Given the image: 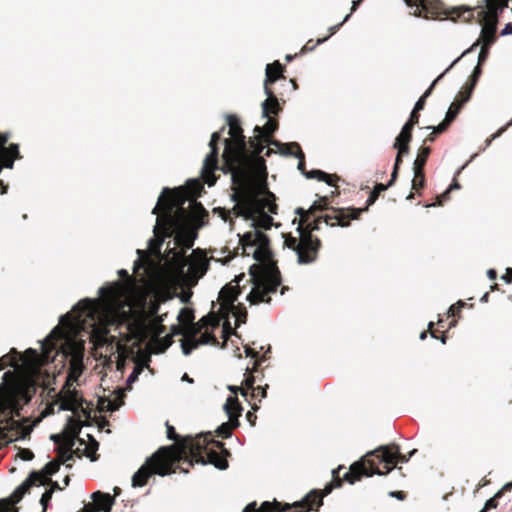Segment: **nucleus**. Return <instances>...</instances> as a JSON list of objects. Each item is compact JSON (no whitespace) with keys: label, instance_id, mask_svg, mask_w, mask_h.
<instances>
[{"label":"nucleus","instance_id":"f257e3e1","mask_svg":"<svg viewBox=\"0 0 512 512\" xmlns=\"http://www.w3.org/2000/svg\"><path fill=\"white\" fill-rule=\"evenodd\" d=\"M153 233L154 236L148 240V250L154 255L161 254L163 244L169 239L166 250L174 257H185L198 237L197 229L190 225L185 213L172 208H167L157 218Z\"/></svg>","mask_w":512,"mask_h":512},{"label":"nucleus","instance_id":"f03ea898","mask_svg":"<svg viewBox=\"0 0 512 512\" xmlns=\"http://www.w3.org/2000/svg\"><path fill=\"white\" fill-rule=\"evenodd\" d=\"M255 265L249 269V277L247 278L244 273L235 277L233 282L224 285L220 292L219 298L227 307H235L234 303L245 289V285H241L242 281L251 285L250 291L246 295V301L250 305H257L259 303L271 302V294L277 292L278 288L282 285V278L278 267L270 265L265 267L259 272H254Z\"/></svg>","mask_w":512,"mask_h":512},{"label":"nucleus","instance_id":"7ed1b4c3","mask_svg":"<svg viewBox=\"0 0 512 512\" xmlns=\"http://www.w3.org/2000/svg\"><path fill=\"white\" fill-rule=\"evenodd\" d=\"M224 130L225 127H222L221 130L212 133L209 141L210 152L206 155L201 168L202 177L205 178L209 187L215 185L217 181L213 176L217 170H222L224 174H231V180L233 183H236L237 181H245L248 177V172L242 167L243 159L241 151L234 148L231 140L228 138L223 140L224 151L222 158L224 160V165L222 167L219 166L218 144L222 140V132Z\"/></svg>","mask_w":512,"mask_h":512},{"label":"nucleus","instance_id":"20e7f679","mask_svg":"<svg viewBox=\"0 0 512 512\" xmlns=\"http://www.w3.org/2000/svg\"><path fill=\"white\" fill-rule=\"evenodd\" d=\"M408 461L409 457L401 453L398 445L381 446L378 450L369 452L358 462L353 463L350 470L344 474V480L354 484L362 477L386 475L393 470L392 463H407Z\"/></svg>","mask_w":512,"mask_h":512},{"label":"nucleus","instance_id":"39448f33","mask_svg":"<svg viewBox=\"0 0 512 512\" xmlns=\"http://www.w3.org/2000/svg\"><path fill=\"white\" fill-rule=\"evenodd\" d=\"M512 0H482L477 6H463L459 9L464 10L463 17L466 21H476L482 25L480 38L474 43L476 46L470 51H474L481 42V47H490L496 41V31L500 16Z\"/></svg>","mask_w":512,"mask_h":512},{"label":"nucleus","instance_id":"423d86ee","mask_svg":"<svg viewBox=\"0 0 512 512\" xmlns=\"http://www.w3.org/2000/svg\"><path fill=\"white\" fill-rule=\"evenodd\" d=\"M284 71L285 67L279 61L267 64L265 68L264 92L267 98L261 103V108L262 118H266L267 121L263 126L256 125L254 128V138L261 144L269 143V136L278 129V121L270 118V115L280 112L281 105L269 85L274 84Z\"/></svg>","mask_w":512,"mask_h":512},{"label":"nucleus","instance_id":"0eeeda50","mask_svg":"<svg viewBox=\"0 0 512 512\" xmlns=\"http://www.w3.org/2000/svg\"><path fill=\"white\" fill-rule=\"evenodd\" d=\"M187 453L191 456L190 465L198 463L201 465L212 464L219 470H226L229 467L227 457L231 455L224 443L215 440L211 432L205 437L192 439L186 444Z\"/></svg>","mask_w":512,"mask_h":512},{"label":"nucleus","instance_id":"6e6552de","mask_svg":"<svg viewBox=\"0 0 512 512\" xmlns=\"http://www.w3.org/2000/svg\"><path fill=\"white\" fill-rule=\"evenodd\" d=\"M322 217L315 220L310 224L309 232L303 231L301 225L297 227V231L299 233L298 237H294L292 235H288L285 237L284 246L293 250L297 255V262L301 265L313 263L317 259L318 251L321 247V241L318 237L312 235L311 231L320 230V221ZM323 219L326 223L330 220L334 219L333 216L325 215ZM339 222V219L343 222L347 221V218L344 219V213L342 212L340 216L335 217Z\"/></svg>","mask_w":512,"mask_h":512},{"label":"nucleus","instance_id":"1a4fd4ad","mask_svg":"<svg viewBox=\"0 0 512 512\" xmlns=\"http://www.w3.org/2000/svg\"><path fill=\"white\" fill-rule=\"evenodd\" d=\"M84 370L85 365L82 360L71 361L65 383L62 386V392L65 393V396L59 404L58 411L82 412L84 416H90V411L84 408L86 400L76 388L72 387L74 383L80 385V378Z\"/></svg>","mask_w":512,"mask_h":512},{"label":"nucleus","instance_id":"9d476101","mask_svg":"<svg viewBox=\"0 0 512 512\" xmlns=\"http://www.w3.org/2000/svg\"><path fill=\"white\" fill-rule=\"evenodd\" d=\"M322 504L323 494L320 490L314 489L293 504L278 502L274 499L272 502H262L258 508L257 502L252 501L245 506L244 510L248 512H317Z\"/></svg>","mask_w":512,"mask_h":512},{"label":"nucleus","instance_id":"9b49d317","mask_svg":"<svg viewBox=\"0 0 512 512\" xmlns=\"http://www.w3.org/2000/svg\"><path fill=\"white\" fill-rule=\"evenodd\" d=\"M219 326V319L214 315L208 314L203 316L194 326V335L185 336L181 341L182 353L189 356L193 350L201 345H218V339L214 334V330Z\"/></svg>","mask_w":512,"mask_h":512},{"label":"nucleus","instance_id":"f8f14e48","mask_svg":"<svg viewBox=\"0 0 512 512\" xmlns=\"http://www.w3.org/2000/svg\"><path fill=\"white\" fill-rule=\"evenodd\" d=\"M171 446H161L156 452L149 456L146 461L132 476V486L142 487L153 475L161 477L171 474V470L167 464L168 452Z\"/></svg>","mask_w":512,"mask_h":512},{"label":"nucleus","instance_id":"ddd939ff","mask_svg":"<svg viewBox=\"0 0 512 512\" xmlns=\"http://www.w3.org/2000/svg\"><path fill=\"white\" fill-rule=\"evenodd\" d=\"M253 230L244 233L239 241L242 252L246 256H252L256 261L269 260L272 257L270 239L263 231L258 230L254 223Z\"/></svg>","mask_w":512,"mask_h":512},{"label":"nucleus","instance_id":"4468645a","mask_svg":"<svg viewBox=\"0 0 512 512\" xmlns=\"http://www.w3.org/2000/svg\"><path fill=\"white\" fill-rule=\"evenodd\" d=\"M39 473L30 472L28 477L8 496L0 499V512H18L16 505L29 491L31 483L39 482Z\"/></svg>","mask_w":512,"mask_h":512},{"label":"nucleus","instance_id":"2eb2a0df","mask_svg":"<svg viewBox=\"0 0 512 512\" xmlns=\"http://www.w3.org/2000/svg\"><path fill=\"white\" fill-rule=\"evenodd\" d=\"M92 502L86 505V509L93 512H111L115 499L109 494L96 491L91 494Z\"/></svg>","mask_w":512,"mask_h":512},{"label":"nucleus","instance_id":"dca6fc26","mask_svg":"<svg viewBox=\"0 0 512 512\" xmlns=\"http://www.w3.org/2000/svg\"><path fill=\"white\" fill-rule=\"evenodd\" d=\"M17 405L12 399L4 398L0 400V423L6 421V426L11 429H16L20 426V423L13 419L12 416L17 412Z\"/></svg>","mask_w":512,"mask_h":512},{"label":"nucleus","instance_id":"f3484780","mask_svg":"<svg viewBox=\"0 0 512 512\" xmlns=\"http://www.w3.org/2000/svg\"><path fill=\"white\" fill-rule=\"evenodd\" d=\"M223 409L229 418L228 423L231 425L232 430L238 428L240 426L239 417L243 411L239 401L229 396L226 400V403L223 405Z\"/></svg>","mask_w":512,"mask_h":512},{"label":"nucleus","instance_id":"a211bd4d","mask_svg":"<svg viewBox=\"0 0 512 512\" xmlns=\"http://www.w3.org/2000/svg\"><path fill=\"white\" fill-rule=\"evenodd\" d=\"M438 1L439 0H404L409 8L415 9L413 15L424 18H428V15L432 13V9Z\"/></svg>","mask_w":512,"mask_h":512},{"label":"nucleus","instance_id":"6ab92c4d","mask_svg":"<svg viewBox=\"0 0 512 512\" xmlns=\"http://www.w3.org/2000/svg\"><path fill=\"white\" fill-rule=\"evenodd\" d=\"M431 153V148L429 146H421L418 150L417 157L414 161V174L416 178H421V186L425 183V173L424 167L426 165L427 159Z\"/></svg>","mask_w":512,"mask_h":512},{"label":"nucleus","instance_id":"aec40b11","mask_svg":"<svg viewBox=\"0 0 512 512\" xmlns=\"http://www.w3.org/2000/svg\"><path fill=\"white\" fill-rule=\"evenodd\" d=\"M227 125L229 126L230 137L238 142L240 149H244L246 147V140L238 117L236 115H228Z\"/></svg>","mask_w":512,"mask_h":512},{"label":"nucleus","instance_id":"412c9836","mask_svg":"<svg viewBox=\"0 0 512 512\" xmlns=\"http://www.w3.org/2000/svg\"><path fill=\"white\" fill-rule=\"evenodd\" d=\"M209 260L206 257H201L196 263L190 264L186 259H183L180 270L183 273L185 267H188V271L195 277H203L209 269Z\"/></svg>","mask_w":512,"mask_h":512},{"label":"nucleus","instance_id":"4be33fe9","mask_svg":"<svg viewBox=\"0 0 512 512\" xmlns=\"http://www.w3.org/2000/svg\"><path fill=\"white\" fill-rule=\"evenodd\" d=\"M114 394V398L108 397L102 403L105 411L110 413L117 411L124 404V399L126 397L125 389L120 386L116 387Z\"/></svg>","mask_w":512,"mask_h":512},{"label":"nucleus","instance_id":"5701e85b","mask_svg":"<svg viewBox=\"0 0 512 512\" xmlns=\"http://www.w3.org/2000/svg\"><path fill=\"white\" fill-rule=\"evenodd\" d=\"M477 157V153L473 154L471 156V158L468 160V162H466L464 165H462L460 168H458L454 174V178H453V181L452 183L448 186V188L446 189V191L441 195L439 196V198H441V200H439L437 202V204H432L431 206H435V205H442L443 204V201H446L447 199H449V194L451 191L453 190H458L461 188V185L460 183L456 180V177L460 175V173L468 166V164L470 162H472L475 158ZM430 205H427V207H429Z\"/></svg>","mask_w":512,"mask_h":512},{"label":"nucleus","instance_id":"b1692460","mask_svg":"<svg viewBox=\"0 0 512 512\" xmlns=\"http://www.w3.org/2000/svg\"><path fill=\"white\" fill-rule=\"evenodd\" d=\"M58 470H59V464L52 462V461L45 464V466L40 471L33 470L32 472L39 473L38 474L39 482L31 483L29 485V489L32 486L40 487V486L44 485L45 482L48 481L52 477V475H54Z\"/></svg>","mask_w":512,"mask_h":512},{"label":"nucleus","instance_id":"393cba45","mask_svg":"<svg viewBox=\"0 0 512 512\" xmlns=\"http://www.w3.org/2000/svg\"><path fill=\"white\" fill-rule=\"evenodd\" d=\"M377 199V194L375 192L371 193L366 201V208H351L349 210V214L345 215L347 218L346 222H343L339 219V225L341 227H348L350 225V221L353 219H359L361 214L368 209L369 206L373 205Z\"/></svg>","mask_w":512,"mask_h":512},{"label":"nucleus","instance_id":"a878e982","mask_svg":"<svg viewBox=\"0 0 512 512\" xmlns=\"http://www.w3.org/2000/svg\"><path fill=\"white\" fill-rule=\"evenodd\" d=\"M9 133H0V152L3 154H14L15 159H21L22 156L20 154L19 145L16 143H11L8 147H6V143L9 140Z\"/></svg>","mask_w":512,"mask_h":512},{"label":"nucleus","instance_id":"bb28decb","mask_svg":"<svg viewBox=\"0 0 512 512\" xmlns=\"http://www.w3.org/2000/svg\"><path fill=\"white\" fill-rule=\"evenodd\" d=\"M269 144L276 146L279 149L280 154L283 156L295 157V154L299 152V149H301L300 145L297 142L283 144L277 140H273Z\"/></svg>","mask_w":512,"mask_h":512},{"label":"nucleus","instance_id":"cd10ccee","mask_svg":"<svg viewBox=\"0 0 512 512\" xmlns=\"http://www.w3.org/2000/svg\"><path fill=\"white\" fill-rule=\"evenodd\" d=\"M304 176L307 179H317L319 181H323L327 183L329 186H334L335 183L333 179H336V176H332L322 170L319 169H312V170H306V173H304Z\"/></svg>","mask_w":512,"mask_h":512},{"label":"nucleus","instance_id":"c85d7f7f","mask_svg":"<svg viewBox=\"0 0 512 512\" xmlns=\"http://www.w3.org/2000/svg\"><path fill=\"white\" fill-rule=\"evenodd\" d=\"M512 489V482L506 483L496 494L489 498L482 508L485 512H489L491 509H496L498 506V499L502 497L505 491Z\"/></svg>","mask_w":512,"mask_h":512},{"label":"nucleus","instance_id":"c756f323","mask_svg":"<svg viewBox=\"0 0 512 512\" xmlns=\"http://www.w3.org/2000/svg\"><path fill=\"white\" fill-rule=\"evenodd\" d=\"M59 328L55 326L51 332L41 341H39L42 350H46L51 347V350H55L57 348Z\"/></svg>","mask_w":512,"mask_h":512},{"label":"nucleus","instance_id":"7c9ffc66","mask_svg":"<svg viewBox=\"0 0 512 512\" xmlns=\"http://www.w3.org/2000/svg\"><path fill=\"white\" fill-rule=\"evenodd\" d=\"M93 303L94 300L91 298H84L80 300L77 304L73 306V310H77L79 308L82 309V316L84 317H92L93 316Z\"/></svg>","mask_w":512,"mask_h":512},{"label":"nucleus","instance_id":"2f4dec72","mask_svg":"<svg viewBox=\"0 0 512 512\" xmlns=\"http://www.w3.org/2000/svg\"><path fill=\"white\" fill-rule=\"evenodd\" d=\"M118 287H119V283L117 281L110 283V284L103 285L98 289V294L101 297L108 295L110 298H114ZM111 300L112 299H109L107 301V305H110Z\"/></svg>","mask_w":512,"mask_h":512},{"label":"nucleus","instance_id":"473e14b6","mask_svg":"<svg viewBox=\"0 0 512 512\" xmlns=\"http://www.w3.org/2000/svg\"><path fill=\"white\" fill-rule=\"evenodd\" d=\"M144 366L143 365H136L132 372L128 375L127 379H126V387H127V390L130 391L132 389V385L138 381L139 379V376L141 375V373L143 372L144 370Z\"/></svg>","mask_w":512,"mask_h":512},{"label":"nucleus","instance_id":"72a5a7b5","mask_svg":"<svg viewBox=\"0 0 512 512\" xmlns=\"http://www.w3.org/2000/svg\"><path fill=\"white\" fill-rule=\"evenodd\" d=\"M463 105L464 104H462V100H460V99H459V103L454 102L451 104V106L449 107V109L445 115V119L447 121H449L450 124L456 119V117L458 116Z\"/></svg>","mask_w":512,"mask_h":512},{"label":"nucleus","instance_id":"f704fd0d","mask_svg":"<svg viewBox=\"0 0 512 512\" xmlns=\"http://www.w3.org/2000/svg\"><path fill=\"white\" fill-rule=\"evenodd\" d=\"M413 127V122L407 120L403 125L399 135L396 137V139H402L405 142H410L412 140Z\"/></svg>","mask_w":512,"mask_h":512},{"label":"nucleus","instance_id":"c9c22d12","mask_svg":"<svg viewBox=\"0 0 512 512\" xmlns=\"http://www.w3.org/2000/svg\"><path fill=\"white\" fill-rule=\"evenodd\" d=\"M136 253L138 255L137 259L134 261L133 270L139 271L142 269H145L146 266V260H147V251L137 249Z\"/></svg>","mask_w":512,"mask_h":512},{"label":"nucleus","instance_id":"e433bc0d","mask_svg":"<svg viewBox=\"0 0 512 512\" xmlns=\"http://www.w3.org/2000/svg\"><path fill=\"white\" fill-rule=\"evenodd\" d=\"M254 223L255 227L262 231V230H269L272 227L273 224V218L268 215L267 213H264L262 218L259 222L252 221L251 225Z\"/></svg>","mask_w":512,"mask_h":512},{"label":"nucleus","instance_id":"4c0bfd02","mask_svg":"<svg viewBox=\"0 0 512 512\" xmlns=\"http://www.w3.org/2000/svg\"><path fill=\"white\" fill-rule=\"evenodd\" d=\"M329 200L327 196H322L319 198V200L314 201L311 206L309 207V212H317V211H323L328 209Z\"/></svg>","mask_w":512,"mask_h":512},{"label":"nucleus","instance_id":"58836bf2","mask_svg":"<svg viewBox=\"0 0 512 512\" xmlns=\"http://www.w3.org/2000/svg\"><path fill=\"white\" fill-rule=\"evenodd\" d=\"M476 85L477 83L475 81H471L469 79L465 87V91L459 95V99L462 100V104H466L470 100Z\"/></svg>","mask_w":512,"mask_h":512},{"label":"nucleus","instance_id":"ea45409f","mask_svg":"<svg viewBox=\"0 0 512 512\" xmlns=\"http://www.w3.org/2000/svg\"><path fill=\"white\" fill-rule=\"evenodd\" d=\"M186 186L188 189V193L190 196H196L200 190L203 188L202 183L197 179H188L186 181Z\"/></svg>","mask_w":512,"mask_h":512},{"label":"nucleus","instance_id":"a19ab883","mask_svg":"<svg viewBox=\"0 0 512 512\" xmlns=\"http://www.w3.org/2000/svg\"><path fill=\"white\" fill-rule=\"evenodd\" d=\"M476 46V44H473L470 48L466 49L459 57H457L439 76H437L432 82L435 84H438L443 78V76L465 55L470 53V51Z\"/></svg>","mask_w":512,"mask_h":512},{"label":"nucleus","instance_id":"79ce46f5","mask_svg":"<svg viewBox=\"0 0 512 512\" xmlns=\"http://www.w3.org/2000/svg\"><path fill=\"white\" fill-rule=\"evenodd\" d=\"M476 46V44H473L470 48L466 49L459 57H457L439 76H437L432 82L435 84H438L443 78V76L465 55L470 53V51Z\"/></svg>","mask_w":512,"mask_h":512},{"label":"nucleus","instance_id":"37998d69","mask_svg":"<svg viewBox=\"0 0 512 512\" xmlns=\"http://www.w3.org/2000/svg\"><path fill=\"white\" fill-rule=\"evenodd\" d=\"M476 46V44H473L470 48L466 49L459 57H457L439 76H437L432 82L435 84H438L443 78V76L465 55L470 53V51Z\"/></svg>","mask_w":512,"mask_h":512},{"label":"nucleus","instance_id":"c03bdc74","mask_svg":"<svg viewBox=\"0 0 512 512\" xmlns=\"http://www.w3.org/2000/svg\"><path fill=\"white\" fill-rule=\"evenodd\" d=\"M476 46V44H473L470 48L466 49L459 57H457L439 76H437L432 82L435 84H438L443 78V76L465 55L470 53V51Z\"/></svg>","mask_w":512,"mask_h":512},{"label":"nucleus","instance_id":"a18cd8bd","mask_svg":"<svg viewBox=\"0 0 512 512\" xmlns=\"http://www.w3.org/2000/svg\"><path fill=\"white\" fill-rule=\"evenodd\" d=\"M409 143L410 142H405L402 139H395L393 148L397 149L398 150L397 154H399L403 157L404 155H407L409 153V150H410Z\"/></svg>","mask_w":512,"mask_h":512},{"label":"nucleus","instance_id":"49530a36","mask_svg":"<svg viewBox=\"0 0 512 512\" xmlns=\"http://www.w3.org/2000/svg\"><path fill=\"white\" fill-rule=\"evenodd\" d=\"M52 495L53 489H46L44 493L41 495L40 504L42 506V512H47L48 507L50 506Z\"/></svg>","mask_w":512,"mask_h":512},{"label":"nucleus","instance_id":"de8ad7c7","mask_svg":"<svg viewBox=\"0 0 512 512\" xmlns=\"http://www.w3.org/2000/svg\"><path fill=\"white\" fill-rule=\"evenodd\" d=\"M216 434L221 438H230L232 435V427L229 423H222L216 429Z\"/></svg>","mask_w":512,"mask_h":512},{"label":"nucleus","instance_id":"09e8293b","mask_svg":"<svg viewBox=\"0 0 512 512\" xmlns=\"http://www.w3.org/2000/svg\"><path fill=\"white\" fill-rule=\"evenodd\" d=\"M244 376H245V379L243 380L242 384H243L247 389L252 390V395H253V397H255V396H256V389H255V387H254V383H255V381H256L255 376H253V374H252V373H248V372H246V373L244 374Z\"/></svg>","mask_w":512,"mask_h":512},{"label":"nucleus","instance_id":"8fccbe9b","mask_svg":"<svg viewBox=\"0 0 512 512\" xmlns=\"http://www.w3.org/2000/svg\"><path fill=\"white\" fill-rule=\"evenodd\" d=\"M451 124L449 123V121H447L446 119H444L441 123H439L438 125L436 126H427L425 127V129L427 130H432L433 132H435L436 134H441V133H444L448 127L450 126Z\"/></svg>","mask_w":512,"mask_h":512},{"label":"nucleus","instance_id":"3c124183","mask_svg":"<svg viewBox=\"0 0 512 512\" xmlns=\"http://www.w3.org/2000/svg\"><path fill=\"white\" fill-rule=\"evenodd\" d=\"M506 130L507 126L500 127L495 133H493L488 139L485 140L484 147L481 149V151H484L486 148H488L492 141L500 137Z\"/></svg>","mask_w":512,"mask_h":512},{"label":"nucleus","instance_id":"603ef678","mask_svg":"<svg viewBox=\"0 0 512 512\" xmlns=\"http://www.w3.org/2000/svg\"><path fill=\"white\" fill-rule=\"evenodd\" d=\"M295 158H297L299 160L298 165H297L298 170L301 172L302 175H304V173H306V168H305V155H304L302 149H299V152H297L295 154Z\"/></svg>","mask_w":512,"mask_h":512},{"label":"nucleus","instance_id":"864d4df0","mask_svg":"<svg viewBox=\"0 0 512 512\" xmlns=\"http://www.w3.org/2000/svg\"><path fill=\"white\" fill-rule=\"evenodd\" d=\"M0 157L4 161V164L2 167H5L7 169H12L14 167V159L12 158V157L15 158L14 154H3L2 152H0Z\"/></svg>","mask_w":512,"mask_h":512},{"label":"nucleus","instance_id":"5fc2aeb1","mask_svg":"<svg viewBox=\"0 0 512 512\" xmlns=\"http://www.w3.org/2000/svg\"><path fill=\"white\" fill-rule=\"evenodd\" d=\"M31 377H32L31 381L33 382L34 385H40L39 378H43V380H45V379H47L49 377V373L46 372V371H37V370H35Z\"/></svg>","mask_w":512,"mask_h":512},{"label":"nucleus","instance_id":"6e6d98bb","mask_svg":"<svg viewBox=\"0 0 512 512\" xmlns=\"http://www.w3.org/2000/svg\"><path fill=\"white\" fill-rule=\"evenodd\" d=\"M488 56H489V49H487V47H481L479 55H478L477 65H479V67H481L486 62Z\"/></svg>","mask_w":512,"mask_h":512},{"label":"nucleus","instance_id":"4d7b16f0","mask_svg":"<svg viewBox=\"0 0 512 512\" xmlns=\"http://www.w3.org/2000/svg\"><path fill=\"white\" fill-rule=\"evenodd\" d=\"M169 192H170V188H168V187H164L162 189V192H161L160 196L158 197L157 203H156L155 207L152 210V214L156 215L158 213V210H159L161 202L163 201L164 195L166 193H169Z\"/></svg>","mask_w":512,"mask_h":512},{"label":"nucleus","instance_id":"13d9d810","mask_svg":"<svg viewBox=\"0 0 512 512\" xmlns=\"http://www.w3.org/2000/svg\"><path fill=\"white\" fill-rule=\"evenodd\" d=\"M166 435L169 440H176L178 438V434L174 428V426L170 425L168 422H166Z\"/></svg>","mask_w":512,"mask_h":512},{"label":"nucleus","instance_id":"bf43d9fd","mask_svg":"<svg viewBox=\"0 0 512 512\" xmlns=\"http://www.w3.org/2000/svg\"><path fill=\"white\" fill-rule=\"evenodd\" d=\"M19 454L21 459H23L24 461H30L34 458V453L27 448L21 449Z\"/></svg>","mask_w":512,"mask_h":512},{"label":"nucleus","instance_id":"052dcab7","mask_svg":"<svg viewBox=\"0 0 512 512\" xmlns=\"http://www.w3.org/2000/svg\"><path fill=\"white\" fill-rule=\"evenodd\" d=\"M7 366L14 367V362L10 360L9 355H3L0 357V371Z\"/></svg>","mask_w":512,"mask_h":512},{"label":"nucleus","instance_id":"680f3d73","mask_svg":"<svg viewBox=\"0 0 512 512\" xmlns=\"http://www.w3.org/2000/svg\"><path fill=\"white\" fill-rule=\"evenodd\" d=\"M350 17H351V13L347 14V15L344 17V19H343V21H342L341 23L336 24V25H334V26H331V27L329 28L330 35L335 34V33L340 29V27H341L345 22H347V21L350 19Z\"/></svg>","mask_w":512,"mask_h":512},{"label":"nucleus","instance_id":"e2e57ef3","mask_svg":"<svg viewBox=\"0 0 512 512\" xmlns=\"http://www.w3.org/2000/svg\"><path fill=\"white\" fill-rule=\"evenodd\" d=\"M481 75H482V68L479 67V65H476L475 68L473 69L471 76H470V80L478 83V80Z\"/></svg>","mask_w":512,"mask_h":512},{"label":"nucleus","instance_id":"0e129e2a","mask_svg":"<svg viewBox=\"0 0 512 512\" xmlns=\"http://www.w3.org/2000/svg\"><path fill=\"white\" fill-rule=\"evenodd\" d=\"M458 305H459L458 308H456L454 305L449 307V309H448L449 316H455L457 313H459L460 309L463 308L466 305V303L463 301H459Z\"/></svg>","mask_w":512,"mask_h":512},{"label":"nucleus","instance_id":"69168bd1","mask_svg":"<svg viewBox=\"0 0 512 512\" xmlns=\"http://www.w3.org/2000/svg\"><path fill=\"white\" fill-rule=\"evenodd\" d=\"M425 104H426V98H425V97H423V96H421V97L416 101V103H415V105H414V108H413V109H414L415 111H418V112H419V111H421V110H423V109H424Z\"/></svg>","mask_w":512,"mask_h":512},{"label":"nucleus","instance_id":"338daca9","mask_svg":"<svg viewBox=\"0 0 512 512\" xmlns=\"http://www.w3.org/2000/svg\"><path fill=\"white\" fill-rule=\"evenodd\" d=\"M501 279L507 284L512 283V268H507L506 273L501 276Z\"/></svg>","mask_w":512,"mask_h":512},{"label":"nucleus","instance_id":"774afa93","mask_svg":"<svg viewBox=\"0 0 512 512\" xmlns=\"http://www.w3.org/2000/svg\"><path fill=\"white\" fill-rule=\"evenodd\" d=\"M501 36L512 35V22L507 23L501 30Z\"/></svg>","mask_w":512,"mask_h":512}]
</instances>
